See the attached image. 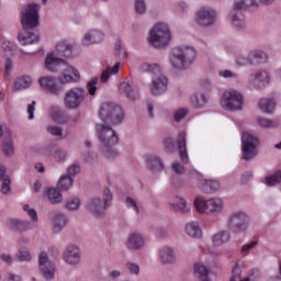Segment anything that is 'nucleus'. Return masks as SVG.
<instances>
[{
    "instance_id": "48",
    "label": "nucleus",
    "mask_w": 281,
    "mask_h": 281,
    "mask_svg": "<svg viewBox=\"0 0 281 281\" xmlns=\"http://www.w3.org/2000/svg\"><path fill=\"white\" fill-rule=\"evenodd\" d=\"M134 9L136 14L144 15L147 10L146 0H134Z\"/></svg>"
},
{
    "instance_id": "37",
    "label": "nucleus",
    "mask_w": 281,
    "mask_h": 281,
    "mask_svg": "<svg viewBox=\"0 0 281 281\" xmlns=\"http://www.w3.org/2000/svg\"><path fill=\"white\" fill-rule=\"evenodd\" d=\"M190 102L194 109H203L207 104V95L195 93L190 98Z\"/></svg>"
},
{
    "instance_id": "17",
    "label": "nucleus",
    "mask_w": 281,
    "mask_h": 281,
    "mask_svg": "<svg viewBox=\"0 0 281 281\" xmlns=\"http://www.w3.org/2000/svg\"><path fill=\"white\" fill-rule=\"evenodd\" d=\"M145 243L146 239L144 238V235H142V233L133 232L128 234L125 241V247L130 251H139L140 249H144Z\"/></svg>"
},
{
    "instance_id": "52",
    "label": "nucleus",
    "mask_w": 281,
    "mask_h": 281,
    "mask_svg": "<svg viewBox=\"0 0 281 281\" xmlns=\"http://www.w3.org/2000/svg\"><path fill=\"white\" fill-rule=\"evenodd\" d=\"M46 132L53 137H63V127H58L56 125L46 126Z\"/></svg>"
},
{
    "instance_id": "62",
    "label": "nucleus",
    "mask_w": 281,
    "mask_h": 281,
    "mask_svg": "<svg viewBox=\"0 0 281 281\" xmlns=\"http://www.w3.org/2000/svg\"><path fill=\"white\" fill-rule=\"evenodd\" d=\"M83 159L87 164H95L98 161V154L88 151L83 154Z\"/></svg>"
},
{
    "instance_id": "39",
    "label": "nucleus",
    "mask_w": 281,
    "mask_h": 281,
    "mask_svg": "<svg viewBox=\"0 0 281 281\" xmlns=\"http://www.w3.org/2000/svg\"><path fill=\"white\" fill-rule=\"evenodd\" d=\"M258 106L262 113H273L276 101L273 99H260Z\"/></svg>"
},
{
    "instance_id": "34",
    "label": "nucleus",
    "mask_w": 281,
    "mask_h": 281,
    "mask_svg": "<svg viewBox=\"0 0 281 281\" xmlns=\"http://www.w3.org/2000/svg\"><path fill=\"white\" fill-rule=\"evenodd\" d=\"M229 231H220L218 233L214 234L212 237L213 244L215 247H221V245H225V243H229Z\"/></svg>"
},
{
    "instance_id": "18",
    "label": "nucleus",
    "mask_w": 281,
    "mask_h": 281,
    "mask_svg": "<svg viewBox=\"0 0 281 281\" xmlns=\"http://www.w3.org/2000/svg\"><path fill=\"white\" fill-rule=\"evenodd\" d=\"M228 19L231 21V25L236 30L237 32H240V30H245V14L243 13L241 9L236 8V5H233V9L231 10V13L228 15Z\"/></svg>"
},
{
    "instance_id": "45",
    "label": "nucleus",
    "mask_w": 281,
    "mask_h": 281,
    "mask_svg": "<svg viewBox=\"0 0 281 281\" xmlns=\"http://www.w3.org/2000/svg\"><path fill=\"white\" fill-rule=\"evenodd\" d=\"M188 113H190V110L188 108H181L173 112V122L179 124L182 120H186L188 117Z\"/></svg>"
},
{
    "instance_id": "25",
    "label": "nucleus",
    "mask_w": 281,
    "mask_h": 281,
    "mask_svg": "<svg viewBox=\"0 0 281 281\" xmlns=\"http://www.w3.org/2000/svg\"><path fill=\"white\" fill-rule=\"evenodd\" d=\"M158 258L162 265H175L177 262V254L169 246H162L160 248Z\"/></svg>"
},
{
    "instance_id": "41",
    "label": "nucleus",
    "mask_w": 281,
    "mask_h": 281,
    "mask_svg": "<svg viewBox=\"0 0 281 281\" xmlns=\"http://www.w3.org/2000/svg\"><path fill=\"white\" fill-rule=\"evenodd\" d=\"M49 113L54 122H57L58 124H63V122H65V111L61 110L59 106L57 105L52 106Z\"/></svg>"
},
{
    "instance_id": "3",
    "label": "nucleus",
    "mask_w": 281,
    "mask_h": 281,
    "mask_svg": "<svg viewBox=\"0 0 281 281\" xmlns=\"http://www.w3.org/2000/svg\"><path fill=\"white\" fill-rule=\"evenodd\" d=\"M97 133L101 142V150L105 159H117V150L113 148L117 144V135L111 125L99 124L97 125Z\"/></svg>"
},
{
    "instance_id": "35",
    "label": "nucleus",
    "mask_w": 281,
    "mask_h": 281,
    "mask_svg": "<svg viewBox=\"0 0 281 281\" xmlns=\"http://www.w3.org/2000/svg\"><path fill=\"white\" fill-rule=\"evenodd\" d=\"M32 86V78L23 76L18 78L13 85V91H23V89H30Z\"/></svg>"
},
{
    "instance_id": "10",
    "label": "nucleus",
    "mask_w": 281,
    "mask_h": 281,
    "mask_svg": "<svg viewBox=\"0 0 281 281\" xmlns=\"http://www.w3.org/2000/svg\"><path fill=\"white\" fill-rule=\"evenodd\" d=\"M258 137L244 132L241 135V159L244 161H251L258 155Z\"/></svg>"
},
{
    "instance_id": "14",
    "label": "nucleus",
    "mask_w": 281,
    "mask_h": 281,
    "mask_svg": "<svg viewBox=\"0 0 281 281\" xmlns=\"http://www.w3.org/2000/svg\"><path fill=\"white\" fill-rule=\"evenodd\" d=\"M271 82V75L267 70H256L248 76V85L260 91Z\"/></svg>"
},
{
    "instance_id": "28",
    "label": "nucleus",
    "mask_w": 281,
    "mask_h": 281,
    "mask_svg": "<svg viewBox=\"0 0 281 281\" xmlns=\"http://www.w3.org/2000/svg\"><path fill=\"white\" fill-rule=\"evenodd\" d=\"M147 164L148 170L151 172H162V170H166V166L164 165V160L157 155H148L145 159Z\"/></svg>"
},
{
    "instance_id": "57",
    "label": "nucleus",
    "mask_w": 281,
    "mask_h": 281,
    "mask_svg": "<svg viewBox=\"0 0 281 281\" xmlns=\"http://www.w3.org/2000/svg\"><path fill=\"white\" fill-rule=\"evenodd\" d=\"M125 269L128 271V273H132V276H139V265L135 262H127L125 265Z\"/></svg>"
},
{
    "instance_id": "6",
    "label": "nucleus",
    "mask_w": 281,
    "mask_h": 281,
    "mask_svg": "<svg viewBox=\"0 0 281 281\" xmlns=\"http://www.w3.org/2000/svg\"><path fill=\"white\" fill-rule=\"evenodd\" d=\"M172 41V33H170V27L164 22H159L149 31L148 43L151 47L161 49L162 47H168Z\"/></svg>"
},
{
    "instance_id": "31",
    "label": "nucleus",
    "mask_w": 281,
    "mask_h": 281,
    "mask_svg": "<svg viewBox=\"0 0 281 281\" xmlns=\"http://www.w3.org/2000/svg\"><path fill=\"white\" fill-rule=\"evenodd\" d=\"M184 232L190 238H201L203 236V231L199 222H189L184 227Z\"/></svg>"
},
{
    "instance_id": "27",
    "label": "nucleus",
    "mask_w": 281,
    "mask_h": 281,
    "mask_svg": "<svg viewBox=\"0 0 281 281\" xmlns=\"http://www.w3.org/2000/svg\"><path fill=\"white\" fill-rule=\"evenodd\" d=\"M104 41V33L98 30L87 31L81 41L82 45H95V43H102Z\"/></svg>"
},
{
    "instance_id": "46",
    "label": "nucleus",
    "mask_w": 281,
    "mask_h": 281,
    "mask_svg": "<svg viewBox=\"0 0 281 281\" xmlns=\"http://www.w3.org/2000/svg\"><path fill=\"white\" fill-rule=\"evenodd\" d=\"M280 182H281V170L277 171L272 176L266 177V186H269L270 188L273 186H279Z\"/></svg>"
},
{
    "instance_id": "32",
    "label": "nucleus",
    "mask_w": 281,
    "mask_h": 281,
    "mask_svg": "<svg viewBox=\"0 0 281 281\" xmlns=\"http://www.w3.org/2000/svg\"><path fill=\"white\" fill-rule=\"evenodd\" d=\"M199 188L205 194L216 192L221 188V183L216 180H200Z\"/></svg>"
},
{
    "instance_id": "16",
    "label": "nucleus",
    "mask_w": 281,
    "mask_h": 281,
    "mask_svg": "<svg viewBox=\"0 0 281 281\" xmlns=\"http://www.w3.org/2000/svg\"><path fill=\"white\" fill-rule=\"evenodd\" d=\"M0 142H2V153L4 157H14V142L12 140V134L10 130H3V125H0Z\"/></svg>"
},
{
    "instance_id": "7",
    "label": "nucleus",
    "mask_w": 281,
    "mask_h": 281,
    "mask_svg": "<svg viewBox=\"0 0 281 281\" xmlns=\"http://www.w3.org/2000/svg\"><path fill=\"white\" fill-rule=\"evenodd\" d=\"M249 215L245 211H234L226 221V227L232 234H243L249 229Z\"/></svg>"
},
{
    "instance_id": "26",
    "label": "nucleus",
    "mask_w": 281,
    "mask_h": 281,
    "mask_svg": "<svg viewBox=\"0 0 281 281\" xmlns=\"http://www.w3.org/2000/svg\"><path fill=\"white\" fill-rule=\"evenodd\" d=\"M168 89V78L166 76L160 75L151 82L150 92L153 95H161V93H166Z\"/></svg>"
},
{
    "instance_id": "19",
    "label": "nucleus",
    "mask_w": 281,
    "mask_h": 281,
    "mask_svg": "<svg viewBox=\"0 0 281 281\" xmlns=\"http://www.w3.org/2000/svg\"><path fill=\"white\" fill-rule=\"evenodd\" d=\"M249 56V66L250 67H260V65H265L269 60V55L262 49H252L248 53Z\"/></svg>"
},
{
    "instance_id": "49",
    "label": "nucleus",
    "mask_w": 281,
    "mask_h": 281,
    "mask_svg": "<svg viewBox=\"0 0 281 281\" xmlns=\"http://www.w3.org/2000/svg\"><path fill=\"white\" fill-rule=\"evenodd\" d=\"M114 54H115L116 58H119V60H121V63H126V58L128 56V53H126V50H124L122 48L121 44L115 45Z\"/></svg>"
},
{
    "instance_id": "29",
    "label": "nucleus",
    "mask_w": 281,
    "mask_h": 281,
    "mask_svg": "<svg viewBox=\"0 0 281 281\" xmlns=\"http://www.w3.org/2000/svg\"><path fill=\"white\" fill-rule=\"evenodd\" d=\"M186 137H187L186 132L181 131L178 133V138L176 140L179 155L182 161H188V148H187Z\"/></svg>"
},
{
    "instance_id": "20",
    "label": "nucleus",
    "mask_w": 281,
    "mask_h": 281,
    "mask_svg": "<svg viewBox=\"0 0 281 281\" xmlns=\"http://www.w3.org/2000/svg\"><path fill=\"white\" fill-rule=\"evenodd\" d=\"M63 258L67 265H80V248L76 245L68 246L63 252Z\"/></svg>"
},
{
    "instance_id": "56",
    "label": "nucleus",
    "mask_w": 281,
    "mask_h": 281,
    "mask_svg": "<svg viewBox=\"0 0 281 281\" xmlns=\"http://www.w3.org/2000/svg\"><path fill=\"white\" fill-rule=\"evenodd\" d=\"M18 260H20V262H27L32 260V255H30V251H27V249H21L18 252Z\"/></svg>"
},
{
    "instance_id": "30",
    "label": "nucleus",
    "mask_w": 281,
    "mask_h": 281,
    "mask_svg": "<svg viewBox=\"0 0 281 281\" xmlns=\"http://www.w3.org/2000/svg\"><path fill=\"white\" fill-rule=\"evenodd\" d=\"M8 227L12 232L21 233V232H27V229H30V227H31V224L27 221L11 218L8 221Z\"/></svg>"
},
{
    "instance_id": "58",
    "label": "nucleus",
    "mask_w": 281,
    "mask_h": 281,
    "mask_svg": "<svg viewBox=\"0 0 281 281\" xmlns=\"http://www.w3.org/2000/svg\"><path fill=\"white\" fill-rule=\"evenodd\" d=\"M95 85H98V77L92 78L87 85L88 92L91 95H95V92L98 91V87H95Z\"/></svg>"
},
{
    "instance_id": "40",
    "label": "nucleus",
    "mask_w": 281,
    "mask_h": 281,
    "mask_svg": "<svg viewBox=\"0 0 281 281\" xmlns=\"http://www.w3.org/2000/svg\"><path fill=\"white\" fill-rule=\"evenodd\" d=\"M0 181H2L1 192L8 194L10 192V177L5 175V167L0 165Z\"/></svg>"
},
{
    "instance_id": "9",
    "label": "nucleus",
    "mask_w": 281,
    "mask_h": 281,
    "mask_svg": "<svg viewBox=\"0 0 281 281\" xmlns=\"http://www.w3.org/2000/svg\"><path fill=\"white\" fill-rule=\"evenodd\" d=\"M193 205L200 214H221L223 212V200L220 198L205 200L198 196L195 198Z\"/></svg>"
},
{
    "instance_id": "42",
    "label": "nucleus",
    "mask_w": 281,
    "mask_h": 281,
    "mask_svg": "<svg viewBox=\"0 0 281 281\" xmlns=\"http://www.w3.org/2000/svg\"><path fill=\"white\" fill-rule=\"evenodd\" d=\"M71 186H74V178H70L69 176H61L57 183V188L61 192H67Z\"/></svg>"
},
{
    "instance_id": "47",
    "label": "nucleus",
    "mask_w": 281,
    "mask_h": 281,
    "mask_svg": "<svg viewBox=\"0 0 281 281\" xmlns=\"http://www.w3.org/2000/svg\"><path fill=\"white\" fill-rule=\"evenodd\" d=\"M65 207L69 212H78V210H80V199L74 198L68 200L65 204Z\"/></svg>"
},
{
    "instance_id": "53",
    "label": "nucleus",
    "mask_w": 281,
    "mask_h": 281,
    "mask_svg": "<svg viewBox=\"0 0 281 281\" xmlns=\"http://www.w3.org/2000/svg\"><path fill=\"white\" fill-rule=\"evenodd\" d=\"M67 150L65 149H56L55 150V159L57 161V164H64V161H67Z\"/></svg>"
},
{
    "instance_id": "61",
    "label": "nucleus",
    "mask_w": 281,
    "mask_h": 281,
    "mask_svg": "<svg viewBox=\"0 0 281 281\" xmlns=\"http://www.w3.org/2000/svg\"><path fill=\"white\" fill-rule=\"evenodd\" d=\"M236 65L238 67H247V65H249V54L247 56L245 55H239L236 58Z\"/></svg>"
},
{
    "instance_id": "1",
    "label": "nucleus",
    "mask_w": 281,
    "mask_h": 281,
    "mask_svg": "<svg viewBox=\"0 0 281 281\" xmlns=\"http://www.w3.org/2000/svg\"><path fill=\"white\" fill-rule=\"evenodd\" d=\"M38 12H41V4L29 3L22 9V31L18 34V41L20 45H33V43H38V34L32 32L34 27H38Z\"/></svg>"
},
{
    "instance_id": "44",
    "label": "nucleus",
    "mask_w": 281,
    "mask_h": 281,
    "mask_svg": "<svg viewBox=\"0 0 281 281\" xmlns=\"http://www.w3.org/2000/svg\"><path fill=\"white\" fill-rule=\"evenodd\" d=\"M257 124L261 128H278V121H271V120L265 119V117H258Z\"/></svg>"
},
{
    "instance_id": "13",
    "label": "nucleus",
    "mask_w": 281,
    "mask_h": 281,
    "mask_svg": "<svg viewBox=\"0 0 281 281\" xmlns=\"http://www.w3.org/2000/svg\"><path fill=\"white\" fill-rule=\"evenodd\" d=\"M194 21L200 27H212L216 23V10L202 7L195 12Z\"/></svg>"
},
{
    "instance_id": "51",
    "label": "nucleus",
    "mask_w": 281,
    "mask_h": 281,
    "mask_svg": "<svg viewBox=\"0 0 281 281\" xmlns=\"http://www.w3.org/2000/svg\"><path fill=\"white\" fill-rule=\"evenodd\" d=\"M234 5L238 10H247V8H251V5H256V0H239L235 2Z\"/></svg>"
},
{
    "instance_id": "21",
    "label": "nucleus",
    "mask_w": 281,
    "mask_h": 281,
    "mask_svg": "<svg viewBox=\"0 0 281 281\" xmlns=\"http://www.w3.org/2000/svg\"><path fill=\"white\" fill-rule=\"evenodd\" d=\"M38 83L43 89H46V91H49V93H53L54 95H58L60 91H63V85L56 83V79L54 77H42L38 79Z\"/></svg>"
},
{
    "instance_id": "11",
    "label": "nucleus",
    "mask_w": 281,
    "mask_h": 281,
    "mask_svg": "<svg viewBox=\"0 0 281 281\" xmlns=\"http://www.w3.org/2000/svg\"><path fill=\"white\" fill-rule=\"evenodd\" d=\"M221 104L226 111H241L245 101L240 92L237 90H228L224 92Z\"/></svg>"
},
{
    "instance_id": "15",
    "label": "nucleus",
    "mask_w": 281,
    "mask_h": 281,
    "mask_svg": "<svg viewBox=\"0 0 281 281\" xmlns=\"http://www.w3.org/2000/svg\"><path fill=\"white\" fill-rule=\"evenodd\" d=\"M38 269L45 280H54V276H56V265L49 260L46 252H41L38 256Z\"/></svg>"
},
{
    "instance_id": "60",
    "label": "nucleus",
    "mask_w": 281,
    "mask_h": 281,
    "mask_svg": "<svg viewBox=\"0 0 281 281\" xmlns=\"http://www.w3.org/2000/svg\"><path fill=\"white\" fill-rule=\"evenodd\" d=\"M171 170L175 172V175H183V172H186V168L179 161L171 164Z\"/></svg>"
},
{
    "instance_id": "23",
    "label": "nucleus",
    "mask_w": 281,
    "mask_h": 281,
    "mask_svg": "<svg viewBox=\"0 0 281 281\" xmlns=\"http://www.w3.org/2000/svg\"><path fill=\"white\" fill-rule=\"evenodd\" d=\"M61 85H69V82H80V71L72 66H67L61 77L59 78Z\"/></svg>"
},
{
    "instance_id": "43",
    "label": "nucleus",
    "mask_w": 281,
    "mask_h": 281,
    "mask_svg": "<svg viewBox=\"0 0 281 281\" xmlns=\"http://www.w3.org/2000/svg\"><path fill=\"white\" fill-rule=\"evenodd\" d=\"M139 71H142L143 74H146L149 71L154 74V76H159L161 74V68L157 64L150 65V64L144 63L139 66Z\"/></svg>"
},
{
    "instance_id": "5",
    "label": "nucleus",
    "mask_w": 281,
    "mask_h": 281,
    "mask_svg": "<svg viewBox=\"0 0 281 281\" xmlns=\"http://www.w3.org/2000/svg\"><path fill=\"white\" fill-rule=\"evenodd\" d=\"M71 52H74V45L67 41H61L56 46V52L48 53L45 59V67L48 71H56L60 65H65L64 58H71Z\"/></svg>"
},
{
    "instance_id": "54",
    "label": "nucleus",
    "mask_w": 281,
    "mask_h": 281,
    "mask_svg": "<svg viewBox=\"0 0 281 281\" xmlns=\"http://www.w3.org/2000/svg\"><path fill=\"white\" fill-rule=\"evenodd\" d=\"M79 172H80V165L74 164L68 167L67 175H64V176L69 177L70 179H74V177H76Z\"/></svg>"
},
{
    "instance_id": "2",
    "label": "nucleus",
    "mask_w": 281,
    "mask_h": 281,
    "mask_svg": "<svg viewBox=\"0 0 281 281\" xmlns=\"http://www.w3.org/2000/svg\"><path fill=\"white\" fill-rule=\"evenodd\" d=\"M196 60V49L193 46H178L172 49L169 63L177 71H186L194 65Z\"/></svg>"
},
{
    "instance_id": "24",
    "label": "nucleus",
    "mask_w": 281,
    "mask_h": 281,
    "mask_svg": "<svg viewBox=\"0 0 281 281\" xmlns=\"http://www.w3.org/2000/svg\"><path fill=\"white\" fill-rule=\"evenodd\" d=\"M119 93L132 102H135V100L139 99V90L137 88H133L126 81L120 83Z\"/></svg>"
},
{
    "instance_id": "64",
    "label": "nucleus",
    "mask_w": 281,
    "mask_h": 281,
    "mask_svg": "<svg viewBox=\"0 0 281 281\" xmlns=\"http://www.w3.org/2000/svg\"><path fill=\"white\" fill-rule=\"evenodd\" d=\"M164 144L167 153L175 150V140L171 137L166 138Z\"/></svg>"
},
{
    "instance_id": "55",
    "label": "nucleus",
    "mask_w": 281,
    "mask_h": 281,
    "mask_svg": "<svg viewBox=\"0 0 281 281\" xmlns=\"http://www.w3.org/2000/svg\"><path fill=\"white\" fill-rule=\"evenodd\" d=\"M256 247H258V241L257 240H252L249 244L244 245L241 247L243 256H249V251H251V249H256Z\"/></svg>"
},
{
    "instance_id": "38",
    "label": "nucleus",
    "mask_w": 281,
    "mask_h": 281,
    "mask_svg": "<svg viewBox=\"0 0 281 281\" xmlns=\"http://www.w3.org/2000/svg\"><path fill=\"white\" fill-rule=\"evenodd\" d=\"M194 273L200 281H210V270L203 263H195Z\"/></svg>"
},
{
    "instance_id": "12",
    "label": "nucleus",
    "mask_w": 281,
    "mask_h": 281,
    "mask_svg": "<svg viewBox=\"0 0 281 281\" xmlns=\"http://www.w3.org/2000/svg\"><path fill=\"white\" fill-rule=\"evenodd\" d=\"M85 98H87L85 89L79 87L71 88L65 93L64 106L70 110L80 109L82 102H85Z\"/></svg>"
},
{
    "instance_id": "4",
    "label": "nucleus",
    "mask_w": 281,
    "mask_h": 281,
    "mask_svg": "<svg viewBox=\"0 0 281 281\" xmlns=\"http://www.w3.org/2000/svg\"><path fill=\"white\" fill-rule=\"evenodd\" d=\"M111 205H113V192L105 187L102 192V198L93 196L88 200L86 210L94 218H102L104 212H106Z\"/></svg>"
},
{
    "instance_id": "50",
    "label": "nucleus",
    "mask_w": 281,
    "mask_h": 281,
    "mask_svg": "<svg viewBox=\"0 0 281 281\" xmlns=\"http://www.w3.org/2000/svg\"><path fill=\"white\" fill-rule=\"evenodd\" d=\"M2 49L4 52V56H14V43L10 42V41H4L2 43Z\"/></svg>"
},
{
    "instance_id": "63",
    "label": "nucleus",
    "mask_w": 281,
    "mask_h": 281,
    "mask_svg": "<svg viewBox=\"0 0 281 281\" xmlns=\"http://www.w3.org/2000/svg\"><path fill=\"white\" fill-rule=\"evenodd\" d=\"M218 77L220 78H233V79H237L238 78V74L232 71V70H220L218 71Z\"/></svg>"
},
{
    "instance_id": "22",
    "label": "nucleus",
    "mask_w": 281,
    "mask_h": 281,
    "mask_svg": "<svg viewBox=\"0 0 281 281\" xmlns=\"http://www.w3.org/2000/svg\"><path fill=\"white\" fill-rule=\"evenodd\" d=\"M52 223H53V232L55 234H60V231L64 227H67V224L69 223V217L60 211H56L53 213L52 217Z\"/></svg>"
},
{
    "instance_id": "59",
    "label": "nucleus",
    "mask_w": 281,
    "mask_h": 281,
    "mask_svg": "<svg viewBox=\"0 0 281 281\" xmlns=\"http://www.w3.org/2000/svg\"><path fill=\"white\" fill-rule=\"evenodd\" d=\"M125 203L130 210H134L136 214H139V205L137 204V201H135L133 198L127 196L125 200Z\"/></svg>"
},
{
    "instance_id": "36",
    "label": "nucleus",
    "mask_w": 281,
    "mask_h": 281,
    "mask_svg": "<svg viewBox=\"0 0 281 281\" xmlns=\"http://www.w3.org/2000/svg\"><path fill=\"white\" fill-rule=\"evenodd\" d=\"M46 194H47L48 201L53 205H58V203H63V194L56 188L46 189Z\"/></svg>"
},
{
    "instance_id": "33",
    "label": "nucleus",
    "mask_w": 281,
    "mask_h": 281,
    "mask_svg": "<svg viewBox=\"0 0 281 281\" xmlns=\"http://www.w3.org/2000/svg\"><path fill=\"white\" fill-rule=\"evenodd\" d=\"M176 203L170 202L169 205L175 212H181V214H188L192 210V204L188 203L183 198L177 196Z\"/></svg>"
},
{
    "instance_id": "8",
    "label": "nucleus",
    "mask_w": 281,
    "mask_h": 281,
    "mask_svg": "<svg viewBox=\"0 0 281 281\" xmlns=\"http://www.w3.org/2000/svg\"><path fill=\"white\" fill-rule=\"evenodd\" d=\"M100 119L103 124L117 125L122 124L124 113L122 112V108L115 103H103L100 108Z\"/></svg>"
}]
</instances>
